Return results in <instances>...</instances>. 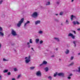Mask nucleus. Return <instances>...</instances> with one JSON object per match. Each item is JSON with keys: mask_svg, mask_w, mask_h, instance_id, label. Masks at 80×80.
Masks as SVG:
<instances>
[{"mask_svg": "<svg viewBox=\"0 0 80 80\" xmlns=\"http://www.w3.org/2000/svg\"><path fill=\"white\" fill-rule=\"evenodd\" d=\"M25 62L26 63H28L31 61V56H29L28 57H26L25 58Z\"/></svg>", "mask_w": 80, "mask_h": 80, "instance_id": "1", "label": "nucleus"}, {"mask_svg": "<svg viewBox=\"0 0 80 80\" xmlns=\"http://www.w3.org/2000/svg\"><path fill=\"white\" fill-rule=\"evenodd\" d=\"M31 17H33L34 18H36L38 17V13L37 12H33L31 15Z\"/></svg>", "mask_w": 80, "mask_h": 80, "instance_id": "2", "label": "nucleus"}, {"mask_svg": "<svg viewBox=\"0 0 80 80\" xmlns=\"http://www.w3.org/2000/svg\"><path fill=\"white\" fill-rule=\"evenodd\" d=\"M68 37H71L72 39H75V36L73 35V34L69 33L68 35Z\"/></svg>", "mask_w": 80, "mask_h": 80, "instance_id": "3", "label": "nucleus"}, {"mask_svg": "<svg viewBox=\"0 0 80 80\" xmlns=\"http://www.w3.org/2000/svg\"><path fill=\"white\" fill-rule=\"evenodd\" d=\"M36 75L37 77H41V76H42V73H41V72H40V71L37 72Z\"/></svg>", "mask_w": 80, "mask_h": 80, "instance_id": "4", "label": "nucleus"}, {"mask_svg": "<svg viewBox=\"0 0 80 80\" xmlns=\"http://www.w3.org/2000/svg\"><path fill=\"white\" fill-rule=\"evenodd\" d=\"M58 75L59 77H65V74L63 72H60L58 74Z\"/></svg>", "mask_w": 80, "mask_h": 80, "instance_id": "5", "label": "nucleus"}, {"mask_svg": "<svg viewBox=\"0 0 80 80\" xmlns=\"http://www.w3.org/2000/svg\"><path fill=\"white\" fill-rule=\"evenodd\" d=\"M11 33L12 35H13V36H16L17 35L16 32L12 29V31H11Z\"/></svg>", "mask_w": 80, "mask_h": 80, "instance_id": "6", "label": "nucleus"}, {"mask_svg": "<svg viewBox=\"0 0 80 80\" xmlns=\"http://www.w3.org/2000/svg\"><path fill=\"white\" fill-rule=\"evenodd\" d=\"M35 25H37L38 24H39L40 23V20H38L35 21Z\"/></svg>", "mask_w": 80, "mask_h": 80, "instance_id": "7", "label": "nucleus"}, {"mask_svg": "<svg viewBox=\"0 0 80 80\" xmlns=\"http://www.w3.org/2000/svg\"><path fill=\"white\" fill-rule=\"evenodd\" d=\"M73 18H76V17L75 16H73V15H72L71 16V20H73Z\"/></svg>", "mask_w": 80, "mask_h": 80, "instance_id": "8", "label": "nucleus"}, {"mask_svg": "<svg viewBox=\"0 0 80 80\" xmlns=\"http://www.w3.org/2000/svg\"><path fill=\"white\" fill-rule=\"evenodd\" d=\"M72 23H73L74 25H75L76 24H77V25H79V22H78L73 21Z\"/></svg>", "mask_w": 80, "mask_h": 80, "instance_id": "9", "label": "nucleus"}, {"mask_svg": "<svg viewBox=\"0 0 80 80\" xmlns=\"http://www.w3.org/2000/svg\"><path fill=\"white\" fill-rule=\"evenodd\" d=\"M69 52H70V51L68 49H66V51L65 52L66 54H68V53H69Z\"/></svg>", "mask_w": 80, "mask_h": 80, "instance_id": "10", "label": "nucleus"}, {"mask_svg": "<svg viewBox=\"0 0 80 80\" xmlns=\"http://www.w3.org/2000/svg\"><path fill=\"white\" fill-rule=\"evenodd\" d=\"M23 21H24V18H22L20 20V25H21L22 23L23 22Z\"/></svg>", "mask_w": 80, "mask_h": 80, "instance_id": "11", "label": "nucleus"}, {"mask_svg": "<svg viewBox=\"0 0 80 80\" xmlns=\"http://www.w3.org/2000/svg\"><path fill=\"white\" fill-rule=\"evenodd\" d=\"M78 69H77L76 70V72H78V73H80V67H78Z\"/></svg>", "mask_w": 80, "mask_h": 80, "instance_id": "12", "label": "nucleus"}, {"mask_svg": "<svg viewBox=\"0 0 80 80\" xmlns=\"http://www.w3.org/2000/svg\"><path fill=\"white\" fill-rule=\"evenodd\" d=\"M42 63H43V64L46 65H47V63H48V62H47L45 61H44L42 62Z\"/></svg>", "mask_w": 80, "mask_h": 80, "instance_id": "13", "label": "nucleus"}, {"mask_svg": "<svg viewBox=\"0 0 80 80\" xmlns=\"http://www.w3.org/2000/svg\"><path fill=\"white\" fill-rule=\"evenodd\" d=\"M39 41H40V39H39V38L36 39L35 40V42L37 43H38V42H39Z\"/></svg>", "mask_w": 80, "mask_h": 80, "instance_id": "14", "label": "nucleus"}, {"mask_svg": "<svg viewBox=\"0 0 80 80\" xmlns=\"http://www.w3.org/2000/svg\"><path fill=\"white\" fill-rule=\"evenodd\" d=\"M17 26L18 27H20V21H19L18 23L17 24Z\"/></svg>", "mask_w": 80, "mask_h": 80, "instance_id": "15", "label": "nucleus"}, {"mask_svg": "<svg viewBox=\"0 0 80 80\" xmlns=\"http://www.w3.org/2000/svg\"><path fill=\"white\" fill-rule=\"evenodd\" d=\"M44 70H45V71L47 72H48L49 70L48 68L46 67L44 68Z\"/></svg>", "mask_w": 80, "mask_h": 80, "instance_id": "16", "label": "nucleus"}, {"mask_svg": "<svg viewBox=\"0 0 80 80\" xmlns=\"http://www.w3.org/2000/svg\"><path fill=\"white\" fill-rule=\"evenodd\" d=\"M54 39L55 40H56L57 42H60V40H59V39L58 38H54Z\"/></svg>", "mask_w": 80, "mask_h": 80, "instance_id": "17", "label": "nucleus"}, {"mask_svg": "<svg viewBox=\"0 0 80 80\" xmlns=\"http://www.w3.org/2000/svg\"><path fill=\"white\" fill-rule=\"evenodd\" d=\"M4 35V34L2 32H0V36H2V37H3Z\"/></svg>", "mask_w": 80, "mask_h": 80, "instance_id": "18", "label": "nucleus"}, {"mask_svg": "<svg viewBox=\"0 0 80 80\" xmlns=\"http://www.w3.org/2000/svg\"><path fill=\"white\" fill-rule=\"evenodd\" d=\"M54 21H55V22H57V23L59 22V20L57 19H54Z\"/></svg>", "mask_w": 80, "mask_h": 80, "instance_id": "19", "label": "nucleus"}, {"mask_svg": "<svg viewBox=\"0 0 80 80\" xmlns=\"http://www.w3.org/2000/svg\"><path fill=\"white\" fill-rule=\"evenodd\" d=\"M66 24L67 25H68V24H69V22H68V20H66Z\"/></svg>", "mask_w": 80, "mask_h": 80, "instance_id": "20", "label": "nucleus"}, {"mask_svg": "<svg viewBox=\"0 0 80 80\" xmlns=\"http://www.w3.org/2000/svg\"><path fill=\"white\" fill-rule=\"evenodd\" d=\"M73 65H74V62H72L69 65V66H72Z\"/></svg>", "mask_w": 80, "mask_h": 80, "instance_id": "21", "label": "nucleus"}, {"mask_svg": "<svg viewBox=\"0 0 80 80\" xmlns=\"http://www.w3.org/2000/svg\"><path fill=\"white\" fill-rule=\"evenodd\" d=\"M76 43V41H73V43L74 44V47H76V46H77V45H76V43Z\"/></svg>", "mask_w": 80, "mask_h": 80, "instance_id": "22", "label": "nucleus"}, {"mask_svg": "<svg viewBox=\"0 0 80 80\" xmlns=\"http://www.w3.org/2000/svg\"><path fill=\"white\" fill-rule=\"evenodd\" d=\"M35 67H30V68L31 70H34V69H35Z\"/></svg>", "mask_w": 80, "mask_h": 80, "instance_id": "23", "label": "nucleus"}, {"mask_svg": "<svg viewBox=\"0 0 80 80\" xmlns=\"http://www.w3.org/2000/svg\"><path fill=\"white\" fill-rule=\"evenodd\" d=\"M58 73V72H56V73H54V74L53 77H56L57 76V75H58V74H57Z\"/></svg>", "mask_w": 80, "mask_h": 80, "instance_id": "24", "label": "nucleus"}, {"mask_svg": "<svg viewBox=\"0 0 80 80\" xmlns=\"http://www.w3.org/2000/svg\"><path fill=\"white\" fill-rule=\"evenodd\" d=\"M8 69H6L3 71V72L4 73H6L7 72H8Z\"/></svg>", "mask_w": 80, "mask_h": 80, "instance_id": "25", "label": "nucleus"}, {"mask_svg": "<svg viewBox=\"0 0 80 80\" xmlns=\"http://www.w3.org/2000/svg\"><path fill=\"white\" fill-rule=\"evenodd\" d=\"M38 33H39V34H42V33H43V31H40L38 32Z\"/></svg>", "mask_w": 80, "mask_h": 80, "instance_id": "26", "label": "nucleus"}, {"mask_svg": "<svg viewBox=\"0 0 80 80\" xmlns=\"http://www.w3.org/2000/svg\"><path fill=\"white\" fill-rule=\"evenodd\" d=\"M50 2H47V3L46 4V5H50Z\"/></svg>", "mask_w": 80, "mask_h": 80, "instance_id": "27", "label": "nucleus"}, {"mask_svg": "<svg viewBox=\"0 0 80 80\" xmlns=\"http://www.w3.org/2000/svg\"><path fill=\"white\" fill-rule=\"evenodd\" d=\"M29 42L30 43H32L33 42H32V39H30L29 40Z\"/></svg>", "mask_w": 80, "mask_h": 80, "instance_id": "28", "label": "nucleus"}, {"mask_svg": "<svg viewBox=\"0 0 80 80\" xmlns=\"http://www.w3.org/2000/svg\"><path fill=\"white\" fill-rule=\"evenodd\" d=\"M13 69H14V72H17V71H18V70L16 68H14Z\"/></svg>", "mask_w": 80, "mask_h": 80, "instance_id": "29", "label": "nucleus"}, {"mask_svg": "<svg viewBox=\"0 0 80 80\" xmlns=\"http://www.w3.org/2000/svg\"><path fill=\"white\" fill-rule=\"evenodd\" d=\"M63 14V12H61L59 13L60 15H62Z\"/></svg>", "mask_w": 80, "mask_h": 80, "instance_id": "30", "label": "nucleus"}, {"mask_svg": "<svg viewBox=\"0 0 80 80\" xmlns=\"http://www.w3.org/2000/svg\"><path fill=\"white\" fill-rule=\"evenodd\" d=\"M48 78L50 80H52V77H51V76H49L48 77Z\"/></svg>", "mask_w": 80, "mask_h": 80, "instance_id": "31", "label": "nucleus"}, {"mask_svg": "<svg viewBox=\"0 0 80 80\" xmlns=\"http://www.w3.org/2000/svg\"><path fill=\"white\" fill-rule=\"evenodd\" d=\"M43 41L42 40H41L40 42V44H42L43 43Z\"/></svg>", "mask_w": 80, "mask_h": 80, "instance_id": "32", "label": "nucleus"}, {"mask_svg": "<svg viewBox=\"0 0 80 80\" xmlns=\"http://www.w3.org/2000/svg\"><path fill=\"white\" fill-rule=\"evenodd\" d=\"M3 2V0H0V5H1L2 2Z\"/></svg>", "mask_w": 80, "mask_h": 80, "instance_id": "33", "label": "nucleus"}, {"mask_svg": "<svg viewBox=\"0 0 80 80\" xmlns=\"http://www.w3.org/2000/svg\"><path fill=\"white\" fill-rule=\"evenodd\" d=\"M43 65L44 64L42 62V64L39 65V67H42V66H43Z\"/></svg>", "mask_w": 80, "mask_h": 80, "instance_id": "34", "label": "nucleus"}, {"mask_svg": "<svg viewBox=\"0 0 80 80\" xmlns=\"http://www.w3.org/2000/svg\"><path fill=\"white\" fill-rule=\"evenodd\" d=\"M3 61H4V62H5L6 61H8V60H6L5 58H3Z\"/></svg>", "mask_w": 80, "mask_h": 80, "instance_id": "35", "label": "nucleus"}, {"mask_svg": "<svg viewBox=\"0 0 80 80\" xmlns=\"http://www.w3.org/2000/svg\"><path fill=\"white\" fill-rule=\"evenodd\" d=\"M26 23V24H27L30 23V21H27Z\"/></svg>", "mask_w": 80, "mask_h": 80, "instance_id": "36", "label": "nucleus"}, {"mask_svg": "<svg viewBox=\"0 0 80 80\" xmlns=\"http://www.w3.org/2000/svg\"><path fill=\"white\" fill-rule=\"evenodd\" d=\"M8 75H11V73H10V72H8Z\"/></svg>", "mask_w": 80, "mask_h": 80, "instance_id": "37", "label": "nucleus"}, {"mask_svg": "<svg viewBox=\"0 0 80 80\" xmlns=\"http://www.w3.org/2000/svg\"><path fill=\"white\" fill-rule=\"evenodd\" d=\"M72 32H73V33H74V34H76V32H75V31H72Z\"/></svg>", "mask_w": 80, "mask_h": 80, "instance_id": "38", "label": "nucleus"}, {"mask_svg": "<svg viewBox=\"0 0 80 80\" xmlns=\"http://www.w3.org/2000/svg\"><path fill=\"white\" fill-rule=\"evenodd\" d=\"M73 57L72 56L71 57V60H73Z\"/></svg>", "mask_w": 80, "mask_h": 80, "instance_id": "39", "label": "nucleus"}, {"mask_svg": "<svg viewBox=\"0 0 80 80\" xmlns=\"http://www.w3.org/2000/svg\"><path fill=\"white\" fill-rule=\"evenodd\" d=\"M2 31V28L0 27V31Z\"/></svg>", "mask_w": 80, "mask_h": 80, "instance_id": "40", "label": "nucleus"}, {"mask_svg": "<svg viewBox=\"0 0 80 80\" xmlns=\"http://www.w3.org/2000/svg\"><path fill=\"white\" fill-rule=\"evenodd\" d=\"M56 3H57V5H58L59 4V3H60V2H56Z\"/></svg>", "mask_w": 80, "mask_h": 80, "instance_id": "41", "label": "nucleus"}, {"mask_svg": "<svg viewBox=\"0 0 80 80\" xmlns=\"http://www.w3.org/2000/svg\"><path fill=\"white\" fill-rule=\"evenodd\" d=\"M68 79H71V77H70V76H69L68 77Z\"/></svg>", "mask_w": 80, "mask_h": 80, "instance_id": "42", "label": "nucleus"}, {"mask_svg": "<svg viewBox=\"0 0 80 80\" xmlns=\"http://www.w3.org/2000/svg\"><path fill=\"white\" fill-rule=\"evenodd\" d=\"M27 24H26V23H25L24 24V27H26V26L27 25Z\"/></svg>", "mask_w": 80, "mask_h": 80, "instance_id": "43", "label": "nucleus"}, {"mask_svg": "<svg viewBox=\"0 0 80 80\" xmlns=\"http://www.w3.org/2000/svg\"><path fill=\"white\" fill-rule=\"evenodd\" d=\"M19 77H20V75H19L18 76V78H19Z\"/></svg>", "mask_w": 80, "mask_h": 80, "instance_id": "44", "label": "nucleus"}, {"mask_svg": "<svg viewBox=\"0 0 80 80\" xmlns=\"http://www.w3.org/2000/svg\"><path fill=\"white\" fill-rule=\"evenodd\" d=\"M2 76L0 75V80H2Z\"/></svg>", "mask_w": 80, "mask_h": 80, "instance_id": "45", "label": "nucleus"}, {"mask_svg": "<svg viewBox=\"0 0 80 80\" xmlns=\"http://www.w3.org/2000/svg\"><path fill=\"white\" fill-rule=\"evenodd\" d=\"M31 49L32 50V51H33V52H35V50H34L33 49V48H31Z\"/></svg>", "mask_w": 80, "mask_h": 80, "instance_id": "46", "label": "nucleus"}, {"mask_svg": "<svg viewBox=\"0 0 80 80\" xmlns=\"http://www.w3.org/2000/svg\"><path fill=\"white\" fill-rule=\"evenodd\" d=\"M72 74L71 73V74H69V76H72Z\"/></svg>", "mask_w": 80, "mask_h": 80, "instance_id": "47", "label": "nucleus"}, {"mask_svg": "<svg viewBox=\"0 0 80 80\" xmlns=\"http://www.w3.org/2000/svg\"><path fill=\"white\" fill-rule=\"evenodd\" d=\"M54 57H55V56H54V55H52V56H51V57H52V58Z\"/></svg>", "mask_w": 80, "mask_h": 80, "instance_id": "48", "label": "nucleus"}, {"mask_svg": "<svg viewBox=\"0 0 80 80\" xmlns=\"http://www.w3.org/2000/svg\"><path fill=\"white\" fill-rule=\"evenodd\" d=\"M28 48H30V45H28Z\"/></svg>", "mask_w": 80, "mask_h": 80, "instance_id": "49", "label": "nucleus"}, {"mask_svg": "<svg viewBox=\"0 0 80 80\" xmlns=\"http://www.w3.org/2000/svg\"><path fill=\"white\" fill-rule=\"evenodd\" d=\"M14 51L15 52H17V50L15 49H14Z\"/></svg>", "mask_w": 80, "mask_h": 80, "instance_id": "50", "label": "nucleus"}, {"mask_svg": "<svg viewBox=\"0 0 80 80\" xmlns=\"http://www.w3.org/2000/svg\"><path fill=\"white\" fill-rule=\"evenodd\" d=\"M29 44H30V42H28L27 43V44L29 45Z\"/></svg>", "mask_w": 80, "mask_h": 80, "instance_id": "51", "label": "nucleus"}, {"mask_svg": "<svg viewBox=\"0 0 80 80\" xmlns=\"http://www.w3.org/2000/svg\"><path fill=\"white\" fill-rule=\"evenodd\" d=\"M2 17H5V15H3L2 16Z\"/></svg>", "mask_w": 80, "mask_h": 80, "instance_id": "52", "label": "nucleus"}, {"mask_svg": "<svg viewBox=\"0 0 80 80\" xmlns=\"http://www.w3.org/2000/svg\"><path fill=\"white\" fill-rule=\"evenodd\" d=\"M12 80H15V79L14 78H12Z\"/></svg>", "mask_w": 80, "mask_h": 80, "instance_id": "53", "label": "nucleus"}, {"mask_svg": "<svg viewBox=\"0 0 80 80\" xmlns=\"http://www.w3.org/2000/svg\"><path fill=\"white\" fill-rule=\"evenodd\" d=\"M55 15H56V16H57L58 15V14H55Z\"/></svg>", "mask_w": 80, "mask_h": 80, "instance_id": "54", "label": "nucleus"}, {"mask_svg": "<svg viewBox=\"0 0 80 80\" xmlns=\"http://www.w3.org/2000/svg\"><path fill=\"white\" fill-rule=\"evenodd\" d=\"M79 31L80 30V28H78L77 29Z\"/></svg>", "mask_w": 80, "mask_h": 80, "instance_id": "55", "label": "nucleus"}, {"mask_svg": "<svg viewBox=\"0 0 80 80\" xmlns=\"http://www.w3.org/2000/svg\"><path fill=\"white\" fill-rule=\"evenodd\" d=\"M56 51H57L58 50V48H56Z\"/></svg>", "mask_w": 80, "mask_h": 80, "instance_id": "56", "label": "nucleus"}, {"mask_svg": "<svg viewBox=\"0 0 80 80\" xmlns=\"http://www.w3.org/2000/svg\"><path fill=\"white\" fill-rule=\"evenodd\" d=\"M73 1H74V0H72L71 2H73Z\"/></svg>", "mask_w": 80, "mask_h": 80, "instance_id": "57", "label": "nucleus"}, {"mask_svg": "<svg viewBox=\"0 0 80 80\" xmlns=\"http://www.w3.org/2000/svg\"><path fill=\"white\" fill-rule=\"evenodd\" d=\"M78 55H80V52L79 53H78Z\"/></svg>", "mask_w": 80, "mask_h": 80, "instance_id": "58", "label": "nucleus"}, {"mask_svg": "<svg viewBox=\"0 0 80 80\" xmlns=\"http://www.w3.org/2000/svg\"><path fill=\"white\" fill-rule=\"evenodd\" d=\"M1 48V44H0V49Z\"/></svg>", "mask_w": 80, "mask_h": 80, "instance_id": "59", "label": "nucleus"}, {"mask_svg": "<svg viewBox=\"0 0 80 80\" xmlns=\"http://www.w3.org/2000/svg\"><path fill=\"white\" fill-rule=\"evenodd\" d=\"M61 25H63V23H61Z\"/></svg>", "mask_w": 80, "mask_h": 80, "instance_id": "60", "label": "nucleus"}, {"mask_svg": "<svg viewBox=\"0 0 80 80\" xmlns=\"http://www.w3.org/2000/svg\"><path fill=\"white\" fill-rule=\"evenodd\" d=\"M59 60L60 61V60H61V59H59Z\"/></svg>", "mask_w": 80, "mask_h": 80, "instance_id": "61", "label": "nucleus"}, {"mask_svg": "<svg viewBox=\"0 0 80 80\" xmlns=\"http://www.w3.org/2000/svg\"><path fill=\"white\" fill-rule=\"evenodd\" d=\"M73 71H74V72L75 71V70H74Z\"/></svg>", "mask_w": 80, "mask_h": 80, "instance_id": "62", "label": "nucleus"}]
</instances>
